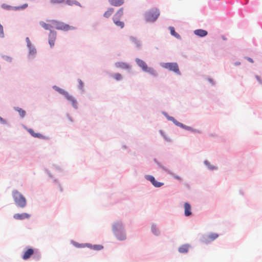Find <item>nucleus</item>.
<instances>
[{
    "instance_id": "obj_1",
    "label": "nucleus",
    "mask_w": 262,
    "mask_h": 262,
    "mask_svg": "<svg viewBox=\"0 0 262 262\" xmlns=\"http://www.w3.org/2000/svg\"><path fill=\"white\" fill-rule=\"evenodd\" d=\"M160 14L159 10L154 7L146 11L144 14V16L146 21L153 23L157 19Z\"/></svg>"
},
{
    "instance_id": "obj_2",
    "label": "nucleus",
    "mask_w": 262,
    "mask_h": 262,
    "mask_svg": "<svg viewBox=\"0 0 262 262\" xmlns=\"http://www.w3.org/2000/svg\"><path fill=\"white\" fill-rule=\"evenodd\" d=\"M12 196L16 205L21 208H24L27 205L26 198L21 193L16 190L12 191Z\"/></svg>"
},
{
    "instance_id": "obj_3",
    "label": "nucleus",
    "mask_w": 262,
    "mask_h": 262,
    "mask_svg": "<svg viewBox=\"0 0 262 262\" xmlns=\"http://www.w3.org/2000/svg\"><path fill=\"white\" fill-rule=\"evenodd\" d=\"M52 24L53 25L54 28L56 29V30H61L64 32L76 29V27H75L70 26V25L66 24L62 21L55 19L52 20Z\"/></svg>"
},
{
    "instance_id": "obj_4",
    "label": "nucleus",
    "mask_w": 262,
    "mask_h": 262,
    "mask_svg": "<svg viewBox=\"0 0 262 262\" xmlns=\"http://www.w3.org/2000/svg\"><path fill=\"white\" fill-rule=\"evenodd\" d=\"M136 62L138 66L140 67L144 72H147L153 76H156L157 74L155 70L151 68L148 67L145 61L139 58H137Z\"/></svg>"
},
{
    "instance_id": "obj_5",
    "label": "nucleus",
    "mask_w": 262,
    "mask_h": 262,
    "mask_svg": "<svg viewBox=\"0 0 262 262\" xmlns=\"http://www.w3.org/2000/svg\"><path fill=\"white\" fill-rule=\"evenodd\" d=\"M162 67L177 74H180L178 65L176 62L165 63L163 64Z\"/></svg>"
},
{
    "instance_id": "obj_6",
    "label": "nucleus",
    "mask_w": 262,
    "mask_h": 262,
    "mask_svg": "<svg viewBox=\"0 0 262 262\" xmlns=\"http://www.w3.org/2000/svg\"><path fill=\"white\" fill-rule=\"evenodd\" d=\"M145 178L146 180L149 181L156 187H160L164 184L163 183L157 182L155 180V178L152 176L147 175L145 176Z\"/></svg>"
},
{
    "instance_id": "obj_7",
    "label": "nucleus",
    "mask_w": 262,
    "mask_h": 262,
    "mask_svg": "<svg viewBox=\"0 0 262 262\" xmlns=\"http://www.w3.org/2000/svg\"><path fill=\"white\" fill-rule=\"evenodd\" d=\"M50 24H47L43 21L39 22L40 25L46 30H49L50 33H57L54 30H52L51 28H53V25L52 24V20H50Z\"/></svg>"
},
{
    "instance_id": "obj_8",
    "label": "nucleus",
    "mask_w": 262,
    "mask_h": 262,
    "mask_svg": "<svg viewBox=\"0 0 262 262\" xmlns=\"http://www.w3.org/2000/svg\"><path fill=\"white\" fill-rule=\"evenodd\" d=\"M31 215L27 213H16L14 214L13 217L17 220H23L29 219Z\"/></svg>"
},
{
    "instance_id": "obj_9",
    "label": "nucleus",
    "mask_w": 262,
    "mask_h": 262,
    "mask_svg": "<svg viewBox=\"0 0 262 262\" xmlns=\"http://www.w3.org/2000/svg\"><path fill=\"white\" fill-rule=\"evenodd\" d=\"M116 235L119 240H124L126 238V235L121 228L117 227L116 229Z\"/></svg>"
},
{
    "instance_id": "obj_10",
    "label": "nucleus",
    "mask_w": 262,
    "mask_h": 262,
    "mask_svg": "<svg viewBox=\"0 0 262 262\" xmlns=\"http://www.w3.org/2000/svg\"><path fill=\"white\" fill-rule=\"evenodd\" d=\"M34 253V250L32 248L27 249L24 253L22 258L24 260L30 258Z\"/></svg>"
},
{
    "instance_id": "obj_11",
    "label": "nucleus",
    "mask_w": 262,
    "mask_h": 262,
    "mask_svg": "<svg viewBox=\"0 0 262 262\" xmlns=\"http://www.w3.org/2000/svg\"><path fill=\"white\" fill-rule=\"evenodd\" d=\"M64 96L66 98V99L71 103L72 105L74 107H77L76 101L72 96L70 95V94L67 92L66 93Z\"/></svg>"
},
{
    "instance_id": "obj_12",
    "label": "nucleus",
    "mask_w": 262,
    "mask_h": 262,
    "mask_svg": "<svg viewBox=\"0 0 262 262\" xmlns=\"http://www.w3.org/2000/svg\"><path fill=\"white\" fill-rule=\"evenodd\" d=\"M116 67L121 70H128L130 68V67L128 64L122 62H118V63H116Z\"/></svg>"
},
{
    "instance_id": "obj_13",
    "label": "nucleus",
    "mask_w": 262,
    "mask_h": 262,
    "mask_svg": "<svg viewBox=\"0 0 262 262\" xmlns=\"http://www.w3.org/2000/svg\"><path fill=\"white\" fill-rule=\"evenodd\" d=\"M219 235L216 233H211L205 238V242H210L217 238Z\"/></svg>"
},
{
    "instance_id": "obj_14",
    "label": "nucleus",
    "mask_w": 262,
    "mask_h": 262,
    "mask_svg": "<svg viewBox=\"0 0 262 262\" xmlns=\"http://www.w3.org/2000/svg\"><path fill=\"white\" fill-rule=\"evenodd\" d=\"M184 209L185 216H188L191 214V206L188 203H185Z\"/></svg>"
},
{
    "instance_id": "obj_15",
    "label": "nucleus",
    "mask_w": 262,
    "mask_h": 262,
    "mask_svg": "<svg viewBox=\"0 0 262 262\" xmlns=\"http://www.w3.org/2000/svg\"><path fill=\"white\" fill-rule=\"evenodd\" d=\"M64 4H66L71 6L75 5L76 6L81 7L80 3L76 0H65Z\"/></svg>"
},
{
    "instance_id": "obj_16",
    "label": "nucleus",
    "mask_w": 262,
    "mask_h": 262,
    "mask_svg": "<svg viewBox=\"0 0 262 262\" xmlns=\"http://www.w3.org/2000/svg\"><path fill=\"white\" fill-rule=\"evenodd\" d=\"M190 248V245L188 244H185L181 246L179 248V252L181 253H185L188 251V250Z\"/></svg>"
},
{
    "instance_id": "obj_17",
    "label": "nucleus",
    "mask_w": 262,
    "mask_h": 262,
    "mask_svg": "<svg viewBox=\"0 0 262 262\" xmlns=\"http://www.w3.org/2000/svg\"><path fill=\"white\" fill-rule=\"evenodd\" d=\"M56 39V36L55 35V34H52L50 35L49 38V43L51 46V47H52L54 45V42Z\"/></svg>"
},
{
    "instance_id": "obj_18",
    "label": "nucleus",
    "mask_w": 262,
    "mask_h": 262,
    "mask_svg": "<svg viewBox=\"0 0 262 262\" xmlns=\"http://www.w3.org/2000/svg\"><path fill=\"white\" fill-rule=\"evenodd\" d=\"M114 9L113 8H109L103 14V16L106 18H108L111 14L113 13Z\"/></svg>"
},
{
    "instance_id": "obj_19",
    "label": "nucleus",
    "mask_w": 262,
    "mask_h": 262,
    "mask_svg": "<svg viewBox=\"0 0 262 262\" xmlns=\"http://www.w3.org/2000/svg\"><path fill=\"white\" fill-rule=\"evenodd\" d=\"M123 8H121L116 12V19H119L123 15Z\"/></svg>"
},
{
    "instance_id": "obj_20",
    "label": "nucleus",
    "mask_w": 262,
    "mask_h": 262,
    "mask_svg": "<svg viewBox=\"0 0 262 262\" xmlns=\"http://www.w3.org/2000/svg\"><path fill=\"white\" fill-rule=\"evenodd\" d=\"M173 123L176 124L177 126H180L182 128L186 129H190V127L185 126V125L183 124L182 123L178 122L175 119L173 121Z\"/></svg>"
},
{
    "instance_id": "obj_21",
    "label": "nucleus",
    "mask_w": 262,
    "mask_h": 262,
    "mask_svg": "<svg viewBox=\"0 0 262 262\" xmlns=\"http://www.w3.org/2000/svg\"><path fill=\"white\" fill-rule=\"evenodd\" d=\"M90 247L94 250H97V251L102 250L103 248V247L100 245H94L93 246L91 245V246H90Z\"/></svg>"
},
{
    "instance_id": "obj_22",
    "label": "nucleus",
    "mask_w": 262,
    "mask_h": 262,
    "mask_svg": "<svg viewBox=\"0 0 262 262\" xmlns=\"http://www.w3.org/2000/svg\"><path fill=\"white\" fill-rule=\"evenodd\" d=\"M65 0H50L51 4H64Z\"/></svg>"
},
{
    "instance_id": "obj_23",
    "label": "nucleus",
    "mask_w": 262,
    "mask_h": 262,
    "mask_svg": "<svg viewBox=\"0 0 262 262\" xmlns=\"http://www.w3.org/2000/svg\"><path fill=\"white\" fill-rule=\"evenodd\" d=\"M15 110L18 112L20 117H24L25 116L26 112L24 110L19 107L15 108Z\"/></svg>"
},
{
    "instance_id": "obj_24",
    "label": "nucleus",
    "mask_w": 262,
    "mask_h": 262,
    "mask_svg": "<svg viewBox=\"0 0 262 262\" xmlns=\"http://www.w3.org/2000/svg\"><path fill=\"white\" fill-rule=\"evenodd\" d=\"M29 48V55L30 56H34L36 53V49L32 46H31V48Z\"/></svg>"
},
{
    "instance_id": "obj_25",
    "label": "nucleus",
    "mask_w": 262,
    "mask_h": 262,
    "mask_svg": "<svg viewBox=\"0 0 262 262\" xmlns=\"http://www.w3.org/2000/svg\"><path fill=\"white\" fill-rule=\"evenodd\" d=\"M1 7L7 10H12V6L10 5H7L6 4H3L1 5Z\"/></svg>"
},
{
    "instance_id": "obj_26",
    "label": "nucleus",
    "mask_w": 262,
    "mask_h": 262,
    "mask_svg": "<svg viewBox=\"0 0 262 262\" xmlns=\"http://www.w3.org/2000/svg\"><path fill=\"white\" fill-rule=\"evenodd\" d=\"M116 26L120 27L122 28L124 26V23L123 21L119 20V19H116Z\"/></svg>"
},
{
    "instance_id": "obj_27",
    "label": "nucleus",
    "mask_w": 262,
    "mask_h": 262,
    "mask_svg": "<svg viewBox=\"0 0 262 262\" xmlns=\"http://www.w3.org/2000/svg\"><path fill=\"white\" fill-rule=\"evenodd\" d=\"M54 88L55 89V90L56 91H57V92H58L59 93H60L61 94H62V95H64L66 94V93L67 92L66 91H65L64 90L62 89H60L59 88H58L57 86H54Z\"/></svg>"
},
{
    "instance_id": "obj_28",
    "label": "nucleus",
    "mask_w": 262,
    "mask_h": 262,
    "mask_svg": "<svg viewBox=\"0 0 262 262\" xmlns=\"http://www.w3.org/2000/svg\"><path fill=\"white\" fill-rule=\"evenodd\" d=\"M124 3V0H116V7H119Z\"/></svg>"
},
{
    "instance_id": "obj_29",
    "label": "nucleus",
    "mask_w": 262,
    "mask_h": 262,
    "mask_svg": "<svg viewBox=\"0 0 262 262\" xmlns=\"http://www.w3.org/2000/svg\"><path fill=\"white\" fill-rule=\"evenodd\" d=\"M193 33H208V32L203 29H196L193 31Z\"/></svg>"
},
{
    "instance_id": "obj_30",
    "label": "nucleus",
    "mask_w": 262,
    "mask_h": 262,
    "mask_svg": "<svg viewBox=\"0 0 262 262\" xmlns=\"http://www.w3.org/2000/svg\"><path fill=\"white\" fill-rule=\"evenodd\" d=\"M28 6V4H24L23 5H21L20 6H18L19 10H23L26 8H27Z\"/></svg>"
},
{
    "instance_id": "obj_31",
    "label": "nucleus",
    "mask_w": 262,
    "mask_h": 262,
    "mask_svg": "<svg viewBox=\"0 0 262 262\" xmlns=\"http://www.w3.org/2000/svg\"><path fill=\"white\" fill-rule=\"evenodd\" d=\"M151 230H152V232L155 234H158V233L159 232H158V229L156 228V227L155 226H152Z\"/></svg>"
},
{
    "instance_id": "obj_32",
    "label": "nucleus",
    "mask_w": 262,
    "mask_h": 262,
    "mask_svg": "<svg viewBox=\"0 0 262 262\" xmlns=\"http://www.w3.org/2000/svg\"><path fill=\"white\" fill-rule=\"evenodd\" d=\"M35 138H38L39 139H45V137L40 133H36Z\"/></svg>"
},
{
    "instance_id": "obj_33",
    "label": "nucleus",
    "mask_w": 262,
    "mask_h": 262,
    "mask_svg": "<svg viewBox=\"0 0 262 262\" xmlns=\"http://www.w3.org/2000/svg\"><path fill=\"white\" fill-rule=\"evenodd\" d=\"M28 132L33 137H34L35 136V134L36 133H35L34 131L31 129V128H29L28 129Z\"/></svg>"
},
{
    "instance_id": "obj_34",
    "label": "nucleus",
    "mask_w": 262,
    "mask_h": 262,
    "mask_svg": "<svg viewBox=\"0 0 262 262\" xmlns=\"http://www.w3.org/2000/svg\"><path fill=\"white\" fill-rule=\"evenodd\" d=\"M168 29L170 31V33H177L175 31L174 28L172 26H169Z\"/></svg>"
},
{
    "instance_id": "obj_35",
    "label": "nucleus",
    "mask_w": 262,
    "mask_h": 262,
    "mask_svg": "<svg viewBox=\"0 0 262 262\" xmlns=\"http://www.w3.org/2000/svg\"><path fill=\"white\" fill-rule=\"evenodd\" d=\"M26 42L27 44V46L28 48H31V46H32L31 42L28 37L26 38Z\"/></svg>"
},
{
    "instance_id": "obj_36",
    "label": "nucleus",
    "mask_w": 262,
    "mask_h": 262,
    "mask_svg": "<svg viewBox=\"0 0 262 262\" xmlns=\"http://www.w3.org/2000/svg\"><path fill=\"white\" fill-rule=\"evenodd\" d=\"M122 78V76L120 74H116V80H120Z\"/></svg>"
},
{
    "instance_id": "obj_37",
    "label": "nucleus",
    "mask_w": 262,
    "mask_h": 262,
    "mask_svg": "<svg viewBox=\"0 0 262 262\" xmlns=\"http://www.w3.org/2000/svg\"><path fill=\"white\" fill-rule=\"evenodd\" d=\"M167 118L168 120L171 121L172 122L174 120V118L171 116H167Z\"/></svg>"
},
{
    "instance_id": "obj_38",
    "label": "nucleus",
    "mask_w": 262,
    "mask_h": 262,
    "mask_svg": "<svg viewBox=\"0 0 262 262\" xmlns=\"http://www.w3.org/2000/svg\"><path fill=\"white\" fill-rule=\"evenodd\" d=\"M12 10H14V11L19 10L18 6H12Z\"/></svg>"
},
{
    "instance_id": "obj_39",
    "label": "nucleus",
    "mask_w": 262,
    "mask_h": 262,
    "mask_svg": "<svg viewBox=\"0 0 262 262\" xmlns=\"http://www.w3.org/2000/svg\"><path fill=\"white\" fill-rule=\"evenodd\" d=\"M108 1L112 6H115V0H108Z\"/></svg>"
},
{
    "instance_id": "obj_40",
    "label": "nucleus",
    "mask_w": 262,
    "mask_h": 262,
    "mask_svg": "<svg viewBox=\"0 0 262 262\" xmlns=\"http://www.w3.org/2000/svg\"><path fill=\"white\" fill-rule=\"evenodd\" d=\"M0 33H4L3 27L1 24H0Z\"/></svg>"
},
{
    "instance_id": "obj_41",
    "label": "nucleus",
    "mask_w": 262,
    "mask_h": 262,
    "mask_svg": "<svg viewBox=\"0 0 262 262\" xmlns=\"http://www.w3.org/2000/svg\"><path fill=\"white\" fill-rule=\"evenodd\" d=\"M79 86H80V88H82V87L83 86V83L81 80H79Z\"/></svg>"
},
{
    "instance_id": "obj_42",
    "label": "nucleus",
    "mask_w": 262,
    "mask_h": 262,
    "mask_svg": "<svg viewBox=\"0 0 262 262\" xmlns=\"http://www.w3.org/2000/svg\"><path fill=\"white\" fill-rule=\"evenodd\" d=\"M246 58H247V59L249 62H251V63H253V59H252V58H250V57H247Z\"/></svg>"
},
{
    "instance_id": "obj_43",
    "label": "nucleus",
    "mask_w": 262,
    "mask_h": 262,
    "mask_svg": "<svg viewBox=\"0 0 262 262\" xmlns=\"http://www.w3.org/2000/svg\"><path fill=\"white\" fill-rule=\"evenodd\" d=\"M174 178L179 180H181L180 177H179L178 176H174Z\"/></svg>"
},
{
    "instance_id": "obj_44",
    "label": "nucleus",
    "mask_w": 262,
    "mask_h": 262,
    "mask_svg": "<svg viewBox=\"0 0 262 262\" xmlns=\"http://www.w3.org/2000/svg\"><path fill=\"white\" fill-rule=\"evenodd\" d=\"M172 34L174 35L175 37H176L177 38H179L180 37L179 34L176 33V34Z\"/></svg>"
},
{
    "instance_id": "obj_45",
    "label": "nucleus",
    "mask_w": 262,
    "mask_h": 262,
    "mask_svg": "<svg viewBox=\"0 0 262 262\" xmlns=\"http://www.w3.org/2000/svg\"><path fill=\"white\" fill-rule=\"evenodd\" d=\"M197 34L200 35L201 37H203V36H205L207 34L204 33V34Z\"/></svg>"
},
{
    "instance_id": "obj_46",
    "label": "nucleus",
    "mask_w": 262,
    "mask_h": 262,
    "mask_svg": "<svg viewBox=\"0 0 262 262\" xmlns=\"http://www.w3.org/2000/svg\"><path fill=\"white\" fill-rule=\"evenodd\" d=\"M112 19H113V21L114 23H115V15H114V16L112 17Z\"/></svg>"
},
{
    "instance_id": "obj_47",
    "label": "nucleus",
    "mask_w": 262,
    "mask_h": 262,
    "mask_svg": "<svg viewBox=\"0 0 262 262\" xmlns=\"http://www.w3.org/2000/svg\"><path fill=\"white\" fill-rule=\"evenodd\" d=\"M3 121L4 120H3V118L0 117V122H3Z\"/></svg>"
},
{
    "instance_id": "obj_48",
    "label": "nucleus",
    "mask_w": 262,
    "mask_h": 262,
    "mask_svg": "<svg viewBox=\"0 0 262 262\" xmlns=\"http://www.w3.org/2000/svg\"><path fill=\"white\" fill-rule=\"evenodd\" d=\"M69 120L71 121H73L72 119L71 118V117H69Z\"/></svg>"
}]
</instances>
